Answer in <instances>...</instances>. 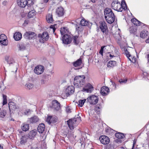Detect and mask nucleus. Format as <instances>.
<instances>
[{
    "label": "nucleus",
    "mask_w": 149,
    "mask_h": 149,
    "mask_svg": "<svg viewBox=\"0 0 149 149\" xmlns=\"http://www.w3.org/2000/svg\"><path fill=\"white\" fill-rule=\"evenodd\" d=\"M85 77L84 75L78 76L75 77L74 81V85L77 87H82L85 83Z\"/></svg>",
    "instance_id": "f257e3e1"
},
{
    "label": "nucleus",
    "mask_w": 149,
    "mask_h": 149,
    "mask_svg": "<svg viewBox=\"0 0 149 149\" xmlns=\"http://www.w3.org/2000/svg\"><path fill=\"white\" fill-rule=\"evenodd\" d=\"M100 28L103 34L107 35L108 34V29L105 22L104 21L100 22Z\"/></svg>",
    "instance_id": "f03ea898"
},
{
    "label": "nucleus",
    "mask_w": 149,
    "mask_h": 149,
    "mask_svg": "<svg viewBox=\"0 0 149 149\" xmlns=\"http://www.w3.org/2000/svg\"><path fill=\"white\" fill-rule=\"evenodd\" d=\"M112 8L114 10L118 12H121L122 9L121 8L122 6L121 4L118 0L113 1L111 4Z\"/></svg>",
    "instance_id": "7ed1b4c3"
},
{
    "label": "nucleus",
    "mask_w": 149,
    "mask_h": 149,
    "mask_svg": "<svg viewBox=\"0 0 149 149\" xmlns=\"http://www.w3.org/2000/svg\"><path fill=\"white\" fill-rule=\"evenodd\" d=\"M27 3L32 5L33 2V0H17V3L19 6L22 8H24L26 5Z\"/></svg>",
    "instance_id": "20e7f679"
},
{
    "label": "nucleus",
    "mask_w": 149,
    "mask_h": 149,
    "mask_svg": "<svg viewBox=\"0 0 149 149\" xmlns=\"http://www.w3.org/2000/svg\"><path fill=\"white\" fill-rule=\"evenodd\" d=\"M51 108L54 111H58L61 109V104L56 100H54L52 101Z\"/></svg>",
    "instance_id": "39448f33"
},
{
    "label": "nucleus",
    "mask_w": 149,
    "mask_h": 149,
    "mask_svg": "<svg viewBox=\"0 0 149 149\" xmlns=\"http://www.w3.org/2000/svg\"><path fill=\"white\" fill-rule=\"evenodd\" d=\"M75 119H71L67 121L68 125L71 130H73L77 125Z\"/></svg>",
    "instance_id": "423d86ee"
},
{
    "label": "nucleus",
    "mask_w": 149,
    "mask_h": 149,
    "mask_svg": "<svg viewBox=\"0 0 149 149\" xmlns=\"http://www.w3.org/2000/svg\"><path fill=\"white\" fill-rule=\"evenodd\" d=\"M87 101L91 104H96L98 101V98L97 96L95 95H91L87 99Z\"/></svg>",
    "instance_id": "0eeeda50"
},
{
    "label": "nucleus",
    "mask_w": 149,
    "mask_h": 149,
    "mask_svg": "<svg viewBox=\"0 0 149 149\" xmlns=\"http://www.w3.org/2000/svg\"><path fill=\"white\" fill-rule=\"evenodd\" d=\"M61 33L63 36L62 37H78L77 36H73L70 33L67 34V29L64 28H61L60 30Z\"/></svg>",
    "instance_id": "6e6552de"
},
{
    "label": "nucleus",
    "mask_w": 149,
    "mask_h": 149,
    "mask_svg": "<svg viewBox=\"0 0 149 149\" xmlns=\"http://www.w3.org/2000/svg\"><path fill=\"white\" fill-rule=\"evenodd\" d=\"M101 142L104 145L108 144L110 142L109 138L106 136H102L99 138Z\"/></svg>",
    "instance_id": "1a4fd4ad"
},
{
    "label": "nucleus",
    "mask_w": 149,
    "mask_h": 149,
    "mask_svg": "<svg viewBox=\"0 0 149 149\" xmlns=\"http://www.w3.org/2000/svg\"><path fill=\"white\" fill-rule=\"evenodd\" d=\"M44 68L42 65H38L36 67L34 70L35 73L37 74H42L44 71Z\"/></svg>",
    "instance_id": "9d476101"
},
{
    "label": "nucleus",
    "mask_w": 149,
    "mask_h": 149,
    "mask_svg": "<svg viewBox=\"0 0 149 149\" xmlns=\"http://www.w3.org/2000/svg\"><path fill=\"white\" fill-rule=\"evenodd\" d=\"M74 88L72 86H68L65 90V93L66 95L68 96L72 94L74 92Z\"/></svg>",
    "instance_id": "9b49d317"
},
{
    "label": "nucleus",
    "mask_w": 149,
    "mask_h": 149,
    "mask_svg": "<svg viewBox=\"0 0 149 149\" xmlns=\"http://www.w3.org/2000/svg\"><path fill=\"white\" fill-rule=\"evenodd\" d=\"M56 13L58 17H62L65 13L64 9L61 6L58 7L56 10Z\"/></svg>",
    "instance_id": "f8f14e48"
},
{
    "label": "nucleus",
    "mask_w": 149,
    "mask_h": 149,
    "mask_svg": "<svg viewBox=\"0 0 149 149\" xmlns=\"http://www.w3.org/2000/svg\"><path fill=\"white\" fill-rule=\"evenodd\" d=\"M93 90V87L90 84H88L83 88V91L91 93Z\"/></svg>",
    "instance_id": "ddd939ff"
},
{
    "label": "nucleus",
    "mask_w": 149,
    "mask_h": 149,
    "mask_svg": "<svg viewBox=\"0 0 149 149\" xmlns=\"http://www.w3.org/2000/svg\"><path fill=\"white\" fill-rule=\"evenodd\" d=\"M105 18L107 22L109 24H111L113 23L115 19V17L114 15H112L110 16H109L105 17Z\"/></svg>",
    "instance_id": "4468645a"
},
{
    "label": "nucleus",
    "mask_w": 149,
    "mask_h": 149,
    "mask_svg": "<svg viewBox=\"0 0 149 149\" xmlns=\"http://www.w3.org/2000/svg\"><path fill=\"white\" fill-rule=\"evenodd\" d=\"M104 14L105 17L107 16H110L112 15H114L112 10L108 8H106L104 9Z\"/></svg>",
    "instance_id": "2eb2a0df"
},
{
    "label": "nucleus",
    "mask_w": 149,
    "mask_h": 149,
    "mask_svg": "<svg viewBox=\"0 0 149 149\" xmlns=\"http://www.w3.org/2000/svg\"><path fill=\"white\" fill-rule=\"evenodd\" d=\"M109 92V88L107 87L103 86L101 89V94L104 96L107 95Z\"/></svg>",
    "instance_id": "dca6fc26"
},
{
    "label": "nucleus",
    "mask_w": 149,
    "mask_h": 149,
    "mask_svg": "<svg viewBox=\"0 0 149 149\" xmlns=\"http://www.w3.org/2000/svg\"><path fill=\"white\" fill-rule=\"evenodd\" d=\"M39 119L36 116H34L31 118H29L28 120V121L30 123H34L39 121Z\"/></svg>",
    "instance_id": "f3484780"
},
{
    "label": "nucleus",
    "mask_w": 149,
    "mask_h": 149,
    "mask_svg": "<svg viewBox=\"0 0 149 149\" xmlns=\"http://www.w3.org/2000/svg\"><path fill=\"white\" fill-rule=\"evenodd\" d=\"M45 126L44 123L40 124L38 127V130L40 133H42L45 131Z\"/></svg>",
    "instance_id": "a211bd4d"
},
{
    "label": "nucleus",
    "mask_w": 149,
    "mask_h": 149,
    "mask_svg": "<svg viewBox=\"0 0 149 149\" xmlns=\"http://www.w3.org/2000/svg\"><path fill=\"white\" fill-rule=\"evenodd\" d=\"M27 135H25L22 136L20 138V143L22 145L24 144L27 141L29 138Z\"/></svg>",
    "instance_id": "6ab92c4d"
},
{
    "label": "nucleus",
    "mask_w": 149,
    "mask_h": 149,
    "mask_svg": "<svg viewBox=\"0 0 149 149\" xmlns=\"http://www.w3.org/2000/svg\"><path fill=\"white\" fill-rule=\"evenodd\" d=\"M46 20L47 22L48 23H52L54 20L52 17V13H49L46 16Z\"/></svg>",
    "instance_id": "aec40b11"
},
{
    "label": "nucleus",
    "mask_w": 149,
    "mask_h": 149,
    "mask_svg": "<svg viewBox=\"0 0 149 149\" xmlns=\"http://www.w3.org/2000/svg\"><path fill=\"white\" fill-rule=\"evenodd\" d=\"M37 130L35 129L31 131L29 134V138L31 139L33 138L37 134Z\"/></svg>",
    "instance_id": "412c9836"
},
{
    "label": "nucleus",
    "mask_w": 149,
    "mask_h": 149,
    "mask_svg": "<svg viewBox=\"0 0 149 149\" xmlns=\"http://www.w3.org/2000/svg\"><path fill=\"white\" fill-rule=\"evenodd\" d=\"M36 36V34L35 33L30 31L26 32L24 35V36L27 37H33Z\"/></svg>",
    "instance_id": "4be33fe9"
},
{
    "label": "nucleus",
    "mask_w": 149,
    "mask_h": 149,
    "mask_svg": "<svg viewBox=\"0 0 149 149\" xmlns=\"http://www.w3.org/2000/svg\"><path fill=\"white\" fill-rule=\"evenodd\" d=\"M5 60L10 65L11 64H13L15 63V61L12 58L8 56H6Z\"/></svg>",
    "instance_id": "5701e85b"
},
{
    "label": "nucleus",
    "mask_w": 149,
    "mask_h": 149,
    "mask_svg": "<svg viewBox=\"0 0 149 149\" xmlns=\"http://www.w3.org/2000/svg\"><path fill=\"white\" fill-rule=\"evenodd\" d=\"M72 38H62V40L63 43L68 45L70 44L72 40Z\"/></svg>",
    "instance_id": "b1692460"
},
{
    "label": "nucleus",
    "mask_w": 149,
    "mask_h": 149,
    "mask_svg": "<svg viewBox=\"0 0 149 149\" xmlns=\"http://www.w3.org/2000/svg\"><path fill=\"white\" fill-rule=\"evenodd\" d=\"M10 110H15L17 109V107L15 103L13 102L9 103L8 104Z\"/></svg>",
    "instance_id": "393cba45"
},
{
    "label": "nucleus",
    "mask_w": 149,
    "mask_h": 149,
    "mask_svg": "<svg viewBox=\"0 0 149 149\" xmlns=\"http://www.w3.org/2000/svg\"><path fill=\"white\" fill-rule=\"evenodd\" d=\"M21 128L23 131L26 132L29 129V125L25 123H23L21 126Z\"/></svg>",
    "instance_id": "a878e982"
},
{
    "label": "nucleus",
    "mask_w": 149,
    "mask_h": 149,
    "mask_svg": "<svg viewBox=\"0 0 149 149\" xmlns=\"http://www.w3.org/2000/svg\"><path fill=\"white\" fill-rule=\"evenodd\" d=\"M53 119L55 120V118H52V116H47V118L46 119V121L48 123L50 124L52 123H54L56 122V121H52Z\"/></svg>",
    "instance_id": "bb28decb"
},
{
    "label": "nucleus",
    "mask_w": 149,
    "mask_h": 149,
    "mask_svg": "<svg viewBox=\"0 0 149 149\" xmlns=\"http://www.w3.org/2000/svg\"><path fill=\"white\" fill-rule=\"evenodd\" d=\"M131 21L136 26H139L143 24V23L138 21L136 18H133L132 19Z\"/></svg>",
    "instance_id": "cd10ccee"
},
{
    "label": "nucleus",
    "mask_w": 149,
    "mask_h": 149,
    "mask_svg": "<svg viewBox=\"0 0 149 149\" xmlns=\"http://www.w3.org/2000/svg\"><path fill=\"white\" fill-rule=\"evenodd\" d=\"M148 32L146 30H143L141 31L140 34V37H145L148 36Z\"/></svg>",
    "instance_id": "c85d7f7f"
},
{
    "label": "nucleus",
    "mask_w": 149,
    "mask_h": 149,
    "mask_svg": "<svg viewBox=\"0 0 149 149\" xmlns=\"http://www.w3.org/2000/svg\"><path fill=\"white\" fill-rule=\"evenodd\" d=\"M49 38H36V40L37 41H39L40 43H42L47 41Z\"/></svg>",
    "instance_id": "c756f323"
},
{
    "label": "nucleus",
    "mask_w": 149,
    "mask_h": 149,
    "mask_svg": "<svg viewBox=\"0 0 149 149\" xmlns=\"http://www.w3.org/2000/svg\"><path fill=\"white\" fill-rule=\"evenodd\" d=\"M36 12L34 10L30 11L28 15V17L29 18L33 17L36 15Z\"/></svg>",
    "instance_id": "7c9ffc66"
},
{
    "label": "nucleus",
    "mask_w": 149,
    "mask_h": 149,
    "mask_svg": "<svg viewBox=\"0 0 149 149\" xmlns=\"http://www.w3.org/2000/svg\"><path fill=\"white\" fill-rule=\"evenodd\" d=\"M82 63L81 60L79 59L73 63V65L75 67H78L81 65Z\"/></svg>",
    "instance_id": "2f4dec72"
},
{
    "label": "nucleus",
    "mask_w": 149,
    "mask_h": 149,
    "mask_svg": "<svg viewBox=\"0 0 149 149\" xmlns=\"http://www.w3.org/2000/svg\"><path fill=\"white\" fill-rule=\"evenodd\" d=\"M0 43L2 45H6L8 44V41L6 39L3 38H0Z\"/></svg>",
    "instance_id": "473e14b6"
},
{
    "label": "nucleus",
    "mask_w": 149,
    "mask_h": 149,
    "mask_svg": "<svg viewBox=\"0 0 149 149\" xmlns=\"http://www.w3.org/2000/svg\"><path fill=\"white\" fill-rule=\"evenodd\" d=\"M116 64V62L115 61H110L108 64L107 66L108 67H112L115 66Z\"/></svg>",
    "instance_id": "72a5a7b5"
},
{
    "label": "nucleus",
    "mask_w": 149,
    "mask_h": 149,
    "mask_svg": "<svg viewBox=\"0 0 149 149\" xmlns=\"http://www.w3.org/2000/svg\"><path fill=\"white\" fill-rule=\"evenodd\" d=\"M115 135L116 138L119 139H122L124 137V134L120 132L116 133Z\"/></svg>",
    "instance_id": "f704fd0d"
},
{
    "label": "nucleus",
    "mask_w": 149,
    "mask_h": 149,
    "mask_svg": "<svg viewBox=\"0 0 149 149\" xmlns=\"http://www.w3.org/2000/svg\"><path fill=\"white\" fill-rule=\"evenodd\" d=\"M49 36V34L47 32L45 31L42 34H39L38 37H47Z\"/></svg>",
    "instance_id": "c9c22d12"
},
{
    "label": "nucleus",
    "mask_w": 149,
    "mask_h": 149,
    "mask_svg": "<svg viewBox=\"0 0 149 149\" xmlns=\"http://www.w3.org/2000/svg\"><path fill=\"white\" fill-rule=\"evenodd\" d=\"M121 5L122 6L121 8L122 10L123 9L124 10H126L127 8V5L126 3L124 1H122Z\"/></svg>",
    "instance_id": "e433bc0d"
},
{
    "label": "nucleus",
    "mask_w": 149,
    "mask_h": 149,
    "mask_svg": "<svg viewBox=\"0 0 149 149\" xmlns=\"http://www.w3.org/2000/svg\"><path fill=\"white\" fill-rule=\"evenodd\" d=\"M88 22L84 19H82L80 22V24L81 26H86L88 24Z\"/></svg>",
    "instance_id": "4c0bfd02"
},
{
    "label": "nucleus",
    "mask_w": 149,
    "mask_h": 149,
    "mask_svg": "<svg viewBox=\"0 0 149 149\" xmlns=\"http://www.w3.org/2000/svg\"><path fill=\"white\" fill-rule=\"evenodd\" d=\"M6 114V113L5 110H1L0 113V117L3 118L5 117Z\"/></svg>",
    "instance_id": "58836bf2"
},
{
    "label": "nucleus",
    "mask_w": 149,
    "mask_h": 149,
    "mask_svg": "<svg viewBox=\"0 0 149 149\" xmlns=\"http://www.w3.org/2000/svg\"><path fill=\"white\" fill-rule=\"evenodd\" d=\"M86 101V99H84L83 100H79V101L78 105L81 107H82Z\"/></svg>",
    "instance_id": "ea45409f"
},
{
    "label": "nucleus",
    "mask_w": 149,
    "mask_h": 149,
    "mask_svg": "<svg viewBox=\"0 0 149 149\" xmlns=\"http://www.w3.org/2000/svg\"><path fill=\"white\" fill-rule=\"evenodd\" d=\"M13 37H22V34L20 32H16L14 34Z\"/></svg>",
    "instance_id": "a19ab883"
},
{
    "label": "nucleus",
    "mask_w": 149,
    "mask_h": 149,
    "mask_svg": "<svg viewBox=\"0 0 149 149\" xmlns=\"http://www.w3.org/2000/svg\"><path fill=\"white\" fill-rule=\"evenodd\" d=\"M26 86L27 89H30L33 87V85L31 84L28 83L26 85Z\"/></svg>",
    "instance_id": "79ce46f5"
},
{
    "label": "nucleus",
    "mask_w": 149,
    "mask_h": 149,
    "mask_svg": "<svg viewBox=\"0 0 149 149\" xmlns=\"http://www.w3.org/2000/svg\"><path fill=\"white\" fill-rule=\"evenodd\" d=\"M3 105H4L7 104V100L6 99V96L4 95H3Z\"/></svg>",
    "instance_id": "37998d69"
},
{
    "label": "nucleus",
    "mask_w": 149,
    "mask_h": 149,
    "mask_svg": "<svg viewBox=\"0 0 149 149\" xmlns=\"http://www.w3.org/2000/svg\"><path fill=\"white\" fill-rule=\"evenodd\" d=\"M83 30L82 27L81 26L79 25V26L77 25H76V31H77L78 32L79 31H81Z\"/></svg>",
    "instance_id": "c03bdc74"
},
{
    "label": "nucleus",
    "mask_w": 149,
    "mask_h": 149,
    "mask_svg": "<svg viewBox=\"0 0 149 149\" xmlns=\"http://www.w3.org/2000/svg\"><path fill=\"white\" fill-rule=\"evenodd\" d=\"M136 28L132 27L130 28V31L131 33L134 34L136 32Z\"/></svg>",
    "instance_id": "a18cd8bd"
},
{
    "label": "nucleus",
    "mask_w": 149,
    "mask_h": 149,
    "mask_svg": "<svg viewBox=\"0 0 149 149\" xmlns=\"http://www.w3.org/2000/svg\"><path fill=\"white\" fill-rule=\"evenodd\" d=\"M19 50L21 51H23L25 49V47L23 44H21L19 45Z\"/></svg>",
    "instance_id": "49530a36"
},
{
    "label": "nucleus",
    "mask_w": 149,
    "mask_h": 149,
    "mask_svg": "<svg viewBox=\"0 0 149 149\" xmlns=\"http://www.w3.org/2000/svg\"><path fill=\"white\" fill-rule=\"evenodd\" d=\"M102 106L100 104H97L95 107V109L97 111H99L100 109H102Z\"/></svg>",
    "instance_id": "de8ad7c7"
},
{
    "label": "nucleus",
    "mask_w": 149,
    "mask_h": 149,
    "mask_svg": "<svg viewBox=\"0 0 149 149\" xmlns=\"http://www.w3.org/2000/svg\"><path fill=\"white\" fill-rule=\"evenodd\" d=\"M136 142V139H134L133 140V144L131 149H135L136 148L137 146H135Z\"/></svg>",
    "instance_id": "09e8293b"
},
{
    "label": "nucleus",
    "mask_w": 149,
    "mask_h": 149,
    "mask_svg": "<svg viewBox=\"0 0 149 149\" xmlns=\"http://www.w3.org/2000/svg\"><path fill=\"white\" fill-rule=\"evenodd\" d=\"M107 132L109 133V134H110L111 135H112L115 134V131L112 129L108 130Z\"/></svg>",
    "instance_id": "8fccbe9b"
},
{
    "label": "nucleus",
    "mask_w": 149,
    "mask_h": 149,
    "mask_svg": "<svg viewBox=\"0 0 149 149\" xmlns=\"http://www.w3.org/2000/svg\"><path fill=\"white\" fill-rule=\"evenodd\" d=\"M129 60L132 62L134 63L136 61V59L135 57H133V58L131 59V58H129Z\"/></svg>",
    "instance_id": "3c124183"
},
{
    "label": "nucleus",
    "mask_w": 149,
    "mask_h": 149,
    "mask_svg": "<svg viewBox=\"0 0 149 149\" xmlns=\"http://www.w3.org/2000/svg\"><path fill=\"white\" fill-rule=\"evenodd\" d=\"M125 53L126 54L128 58L131 57L130 55L129 54V52L127 49H126V50L125 51Z\"/></svg>",
    "instance_id": "603ef678"
},
{
    "label": "nucleus",
    "mask_w": 149,
    "mask_h": 149,
    "mask_svg": "<svg viewBox=\"0 0 149 149\" xmlns=\"http://www.w3.org/2000/svg\"><path fill=\"white\" fill-rule=\"evenodd\" d=\"M73 119H75L76 120V122H79L81 121V117L79 116V117L77 116V117H75Z\"/></svg>",
    "instance_id": "864d4df0"
},
{
    "label": "nucleus",
    "mask_w": 149,
    "mask_h": 149,
    "mask_svg": "<svg viewBox=\"0 0 149 149\" xmlns=\"http://www.w3.org/2000/svg\"><path fill=\"white\" fill-rule=\"evenodd\" d=\"M121 38H119L118 39V40L117 41L118 43L120 45L123 44V42L121 41Z\"/></svg>",
    "instance_id": "5fc2aeb1"
},
{
    "label": "nucleus",
    "mask_w": 149,
    "mask_h": 149,
    "mask_svg": "<svg viewBox=\"0 0 149 149\" xmlns=\"http://www.w3.org/2000/svg\"><path fill=\"white\" fill-rule=\"evenodd\" d=\"M47 83V81L44 79H42L40 81V84L41 85Z\"/></svg>",
    "instance_id": "6e6d98bb"
},
{
    "label": "nucleus",
    "mask_w": 149,
    "mask_h": 149,
    "mask_svg": "<svg viewBox=\"0 0 149 149\" xmlns=\"http://www.w3.org/2000/svg\"><path fill=\"white\" fill-rule=\"evenodd\" d=\"M66 111L67 113H69L71 112V109L69 107H67Z\"/></svg>",
    "instance_id": "4d7b16f0"
},
{
    "label": "nucleus",
    "mask_w": 149,
    "mask_h": 149,
    "mask_svg": "<svg viewBox=\"0 0 149 149\" xmlns=\"http://www.w3.org/2000/svg\"><path fill=\"white\" fill-rule=\"evenodd\" d=\"M74 38V42L76 45H77L79 43L78 41L77 40V38Z\"/></svg>",
    "instance_id": "13d9d810"
},
{
    "label": "nucleus",
    "mask_w": 149,
    "mask_h": 149,
    "mask_svg": "<svg viewBox=\"0 0 149 149\" xmlns=\"http://www.w3.org/2000/svg\"><path fill=\"white\" fill-rule=\"evenodd\" d=\"M127 80L123 79H121L119 80V81L120 83H125Z\"/></svg>",
    "instance_id": "bf43d9fd"
},
{
    "label": "nucleus",
    "mask_w": 149,
    "mask_h": 149,
    "mask_svg": "<svg viewBox=\"0 0 149 149\" xmlns=\"http://www.w3.org/2000/svg\"><path fill=\"white\" fill-rule=\"evenodd\" d=\"M28 21L27 20H25L23 24V25L24 26H26L27 24H28Z\"/></svg>",
    "instance_id": "052dcab7"
},
{
    "label": "nucleus",
    "mask_w": 149,
    "mask_h": 149,
    "mask_svg": "<svg viewBox=\"0 0 149 149\" xmlns=\"http://www.w3.org/2000/svg\"><path fill=\"white\" fill-rule=\"evenodd\" d=\"M8 118L9 121H14L15 120L14 119L11 117V116L8 117Z\"/></svg>",
    "instance_id": "680f3d73"
},
{
    "label": "nucleus",
    "mask_w": 149,
    "mask_h": 149,
    "mask_svg": "<svg viewBox=\"0 0 149 149\" xmlns=\"http://www.w3.org/2000/svg\"><path fill=\"white\" fill-rule=\"evenodd\" d=\"M147 58L148 59V63L149 64V52L147 55Z\"/></svg>",
    "instance_id": "e2e57ef3"
},
{
    "label": "nucleus",
    "mask_w": 149,
    "mask_h": 149,
    "mask_svg": "<svg viewBox=\"0 0 149 149\" xmlns=\"http://www.w3.org/2000/svg\"><path fill=\"white\" fill-rule=\"evenodd\" d=\"M15 40L16 41H18L20 40L22 38H14Z\"/></svg>",
    "instance_id": "0e129e2a"
},
{
    "label": "nucleus",
    "mask_w": 149,
    "mask_h": 149,
    "mask_svg": "<svg viewBox=\"0 0 149 149\" xmlns=\"http://www.w3.org/2000/svg\"><path fill=\"white\" fill-rule=\"evenodd\" d=\"M6 37V36L3 34H1L0 35V37Z\"/></svg>",
    "instance_id": "69168bd1"
},
{
    "label": "nucleus",
    "mask_w": 149,
    "mask_h": 149,
    "mask_svg": "<svg viewBox=\"0 0 149 149\" xmlns=\"http://www.w3.org/2000/svg\"><path fill=\"white\" fill-rule=\"evenodd\" d=\"M106 46H102L101 47V49L100 50L103 51V49H104V48Z\"/></svg>",
    "instance_id": "338daca9"
},
{
    "label": "nucleus",
    "mask_w": 149,
    "mask_h": 149,
    "mask_svg": "<svg viewBox=\"0 0 149 149\" xmlns=\"http://www.w3.org/2000/svg\"><path fill=\"white\" fill-rule=\"evenodd\" d=\"M146 43H149V38H148L146 40Z\"/></svg>",
    "instance_id": "774afa93"
}]
</instances>
